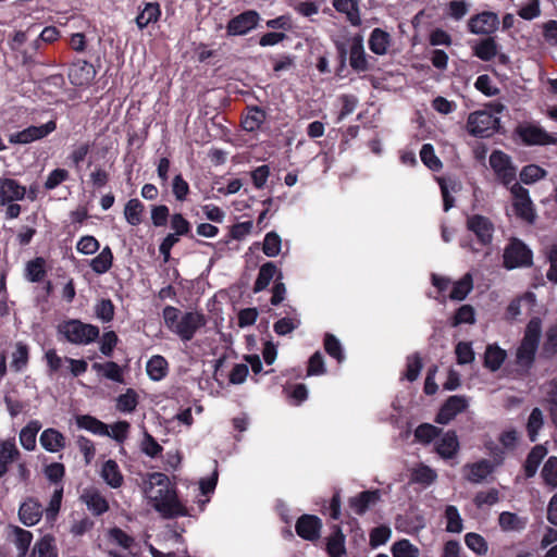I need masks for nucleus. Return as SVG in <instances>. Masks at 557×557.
Segmentation results:
<instances>
[{
	"label": "nucleus",
	"mask_w": 557,
	"mask_h": 557,
	"mask_svg": "<svg viewBox=\"0 0 557 557\" xmlns=\"http://www.w3.org/2000/svg\"><path fill=\"white\" fill-rule=\"evenodd\" d=\"M39 442L42 448L49 453H59L65 447L64 435L53 428L44 430L40 434Z\"/></svg>",
	"instance_id": "aec40b11"
},
{
	"label": "nucleus",
	"mask_w": 557,
	"mask_h": 557,
	"mask_svg": "<svg viewBox=\"0 0 557 557\" xmlns=\"http://www.w3.org/2000/svg\"><path fill=\"white\" fill-rule=\"evenodd\" d=\"M467 227L482 245H490L493 240L494 225L491 220L480 214H473L467 219Z\"/></svg>",
	"instance_id": "4468645a"
},
{
	"label": "nucleus",
	"mask_w": 557,
	"mask_h": 557,
	"mask_svg": "<svg viewBox=\"0 0 557 557\" xmlns=\"http://www.w3.org/2000/svg\"><path fill=\"white\" fill-rule=\"evenodd\" d=\"M324 349L331 357L335 358L338 362H342L345 359L343 347L339 341L332 334L325 335Z\"/></svg>",
	"instance_id": "13d9d810"
},
{
	"label": "nucleus",
	"mask_w": 557,
	"mask_h": 557,
	"mask_svg": "<svg viewBox=\"0 0 557 557\" xmlns=\"http://www.w3.org/2000/svg\"><path fill=\"white\" fill-rule=\"evenodd\" d=\"M282 249V238L281 236L272 231L265 234L263 244H262V251L267 257L274 258L277 257Z\"/></svg>",
	"instance_id": "a18cd8bd"
},
{
	"label": "nucleus",
	"mask_w": 557,
	"mask_h": 557,
	"mask_svg": "<svg viewBox=\"0 0 557 557\" xmlns=\"http://www.w3.org/2000/svg\"><path fill=\"white\" fill-rule=\"evenodd\" d=\"M542 476L546 484L557 487V457H549L545 462Z\"/></svg>",
	"instance_id": "052dcab7"
},
{
	"label": "nucleus",
	"mask_w": 557,
	"mask_h": 557,
	"mask_svg": "<svg viewBox=\"0 0 557 557\" xmlns=\"http://www.w3.org/2000/svg\"><path fill=\"white\" fill-rule=\"evenodd\" d=\"M547 259L549 261V269L546 277L549 282L557 284V243L552 245L547 251Z\"/></svg>",
	"instance_id": "774afa93"
},
{
	"label": "nucleus",
	"mask_w": 557,
	"mask_h": 557,
	"mask_svg": "<svg viewBox=\"0 0 557 557\" xmlns=\"http://www.w3.org/2000/svg\"><path fill=\"white\" fill-rule=\"evenodd\" d=\"M28 363V347L26 344L18 342L15 345V350L12 354L11 367L20 372L26 368Z\"/></svg>",
	"instance_id": "3c124183"
},
{
	"label": "nucleus",
	"mask_w": 557,
	"mask_h": 557,
	"mask_svg": "<svg viewBox=\"0 0 557 557\" xmlns=\"http://www.w3.org/2000/svg\"><path fill=\"white\" fill-rule=\"evenodd\" d=\"M277 273V268L273 262H267L261 265L257 280L255 282L253 292L259 293L265 289L270 282Z\"/></svg>",
	"instance_id": "4c0bfd02"
},
{
	"label": "nucleus",
	"mask_w": 557,
	"mask_h": 557,
	"mask_svg": "<svg viewBox=\"0 0 557 557\" xmlns=\"http://www.w3.org/2000/svg\"><path fill=\"white\" fill-rule=\"evenodd\" d=\"M260 15L256 11H245L228 22L227 34L230 36L246 35L258 25Z\"/></svg>",
	"instance_id": "9b49d317"
},
{
	"label": "nucleus",
	"mask_w": 557,
	"mask_h": 557,
	"mask_svg": "<svg viewBox=\"0 0 557 557\" xmlns=\"http://www.w3.org/2000/svg\"><path fill=\"white\" fill-rule=\"evenodd\" d=\"M140 450L146 456L156 458L162 453L163 448L151 434L145 431L140 443Z\"/></svg>",
	"instance_id": "6e6d98bb"
},
{
	"label": "nucleus",
	"mask_w": 557,
	"mask_h": 557,
	"mask_svg": "<svg viewBox=\"0 0 557 557\" xmlns=\"http://www.w3.org/2000/svg\"><path fill=\"white\" fill-rule=\"evenodd\" d=\"M503 259L507 270L528 268L533 263V252L522 240L513 238L506 246Z\"/></svg>",
	"instance_id": "20e7f679"
},
{
	"label": "nucleus",
	"mask_w": 557,
	"mask_h": 557,
	"mask_svg": "<svg viewBox=\"0 0 557 557\" xmlns=\"http://www.w3.org/2000/svg\"><path fill=\"white\" fill-rule=\"evenodd\" d=\"M46 261L41 257H37L26 263L25 276L29 282L37 283L44 280L46 275Z\"/></svg>",
	"instance_id": "37998d69"
},
{
	"label": "nucleus",
	"mask_w": 557,
	"mask_h": 557,
	"mask_svg": "<svg viewBox=\"0 0 557 557\" xmlns=\"http://www.w3.org/2000/svg\"><path fill=\"white\" fill-rule=\"evenodd\" d=\"M67 75L71 84L85 88L91 85L97 71L91 63L85 60H76L71 64Z\"/></svg>",
	"instance_id": "6e6552de"
},
{
	"label": "nucleus",
	"mask_w": 557,
	"mask_h": 557,
	"mask_svg": "<svg viewBox=\"0 0 557 557\" xmlns=\"http://www.w3.org/2000/svg\"><path fill=\"white\" fill-rule=\"evenodd\" d=\"M58 331L64 338L75 345H89L99 337V327L84 323L77 319H71L61 323Z\"/></svg>",
	"instance_id": "7ed1b4c3"
},
{
	"label": "nucleus",
	"mask_w": 557,
	"mask_h": 557,
	"mask_svg": "<svg viewBox=\"0 0 557 557\" xmlns=\"http://www.w3.org/2000/svg\"><path fill=\"white\" fill-rule=\"evenodd\" d=\"M42 516V506L35 498H27L23 502L18 509V518L21 522L27 527L37 524Z\"/></svg>",
	"instance_id": "f3484780"
},
{
	"label": "nucleus",
	"mask_w": 557,
	"mask_h": 557,
	"mask_svg": "<svg viewBox=\"0 0 557 557\" xmlns=\"http://www.w3.org/2000/svg\"><path fill=\"white\" fill-rule=\"evenodd\" d=\"M206 324V319L202 313L197 311L186 312L181 315L173 333L176 334L183 342L190 341L196 332Z\"/></svg>",
	"instance_id": "0eeeda50"
},
{
	"label": "nucleus",
	"mask_w": 557,
	"mask_h": 557,
	"mask_svg": "<svg viewBox=\"0 0 557 557\" xmlns=\"http://www.w3.org/2000/svg\"><path fill=\"white\" fill-rule=\"evenodd\" d=\"M459 450V441L456 432L447 431L436 442V451L444 459L453 458Z\"/></svg>",
	"instance_id": "412c9836"
},
{
	"label": "nucleus",
	"mask_w": 557,
	"mask_h": 557,
	"mask_svg": "<svg viewBox=\"0 0 557 557\" xmlns=\"http://www.w3.org/2000/svg\"><path fill=\"white\" fill-rule=\"evenodd\" d=\"M499 527L503 531H521L527 525V519L509 511H503L498 518Z\"/></svg>",
	"instance_id": "c9c22d12"
},
{
	"label": "nucleus",
	"mask_w": 557,
	"mask_h": 557,
	"mask_svg": "<svg viewBox=\"0 0 557 557\" xmlns=\"http://www.w3.org/2000/svg\"><path fill=\"white\" fill-rule=\"evenodd\" d=\"M499 117L488 111L480 110L469 114L468 132L476 137H488L497 131Z\"/></svg>",
	"instance_id": "39448f33"
},
{
	"label": "nucleus",
	"mask_w": 557,
	"mask_h": 557,
	"mask_svg": "<svg viewBox=\"0 0 557 557\" xmlns=\"http://www.w3.org/2000/svg\"><path fill=\"white\" fill-rule=\"evenodd\" d=\"M420 159L432 171L442 169V162L435 154L434 148L431 144H424L420 150Z\"/></svg>",
	"instance_id": "603ef678"
},
{
	"label": "nucleus",
	"mask_w": 557,
	"mask_h": 557,
	"mask_svg": "<svg viewBox=\"0 0 557 557\" xmlns=\"http://www.w3.org/2000/svg\"><path fill=\"white\" fill-rule=\"evenodd\" d=\"M40 429L41 423L38 420H32L21 430L18 440L23 448L29 451L36 448V437Z\"/></svg>",
	"instance_id": "bb28decb"
},
{
	"label": "nucleus",
	"mask_w": 557,
	"mask_h": 557,
	"mask_svg": "<svg viewBox=\"0 0 557 557\" xmlns=\"http://www.w3.org/2000/svg\"><path fill=\"white\" fill-rule=\"evenodd\" d=\"M490 165L498 180L504 184H510L516 178V169L512 166L510 158L503 151H493L490 156Z\"/></svg>",
	"instance_id": "9d476101"
},
{
	"label": "nucleus",
	"mask_w": 557,
	"mask_h": 557,
	"mask_svg": "<svg viewBox=\"0 0 557 557\" xmlns=\"http://www.w3.org/2000/svg\"><path fill=\"white\" fill-rule=\"evenodd\" d=\"M81 499L87 506L88 510L96 516H100L109 509L106 497L97 488H85L81 495Z\"/></svg>",
	"instance_id": "a211bd4d"
},
{
	"label": "nucleus",
	"mask_w": 557,
	"mask_h": 557,
	"mask_svg": "<svg viewBox=\"0 0 557 557\" xmlns=\"http://www.w3.org/2000/svg\"><path fill=\"white\" fill-rule=\"evenodd\" d=\"M473 53L482 61H491L497 54V44L494 38L487 37L473 47Z\"/></svg>",
	"instance_id": "58836bf2"
},
{
	"label": "nucleus",
	"mask_w": 557,
	"mask_h": 557,
	"mask_svg": "<svg viewBox=\"0 0 557 557\" xmlns=\"http://www.w3.org/2000/svg\"><path fill=\"white\" fill-rule=\"evenodd\" d=\"M440 431L433 424L422 423L416 429L414 437L421 444H430L440 434Z\"/></svg>",
	"instance_id": "5fc2aeb1"
},
{
	"label": "nucleus",
	"mask_w": 557,
	"mask_h": 557,
	"mask_svg": "<svg viewBox=\"0 0 557 557\" xmlns=\"http://www.w3.org/2000/svg\"><path fill=\"white\" fill-rule=\"evenodd\" d=\"M144 210V205L137 198L129 199L124 207L126 222L132 226L139 225L143 221Z\"/></svg>",
	"instance_id": "72a5a7b5"
},
{
	"label": "nucleus",
	"mask_w": 557,
	"mask_h": 557,
	"mask_svg": "<svg viewBox=\"0 0 557 557\" xmlns=\"http://www.w3.org/2000/svg\"><path fill=\"white\" fill-rule=\"evenodd\" d=\"M265 121V113L258 107L250 108L247 115L242 121L243 128L247 132H255Z\"/></svg>",
	"instance_id": "a19ab883"
},
{
	"label": "nucleus",
	"mask_w": 557,
	"mask_h": 557,
	"mask_svg": "<svg viewBox=\"0 0 557 557\" xmlns=\"http://www.w3.org/2000/svg\"><path fill=\"white\" fill-rule=\"evenodd\" d=\"M57 128L55 121H49L46 124H42L40 126H29L23 131H20L17 133L11 134L9 137V141L11 144H29L35 140L45 138L52 132H54Z\"/></svg>",
	"instance_id": "1a4fd4ad"
},
{
	"label": "nucleus",
	"mask_w": 557,
	"mask_h": 557,
	"mask_svg": "<svg viewBox=\"0 0 557 557\" xmlns=\"http://www.w3.org/2000/svg\"><path fill=\"white\" fill-rule=\"evenodd\" d=\"M498 15L488 11L473 15L468 23L470 33L475 35H490L498 28Z\"/></svg>",
	"instance_id": "ddd939ff"
},
{
	"label": "nucleus",
	"mask_w": 557,
	"mask_h": 557,
	"mask_svg": "<svg viewBox=\"0 0 557 557\" xmlns=\"http://www.w3.org/2000/svg\"><path fill=\"white\" fill-rule=\"evenodd\" d=\"M350 65L357 71H364L368 67L364 51L361 46H352L350 49Z\"/></svg>",
	"instance_id": "69168bd1"
},
{
	"label": "nucleus",
	"mask_w": 557,
	"mask_h": 557,
	"mask_svg": "<svg viewBox=\"0 0 557 557\" xmlns=\"http://www.w3.org/2000/svg\"><path fill=\"white\" fill-rule=\"evenodd\" d=\"M391 41L392 38L387 32L381 28H374L369 37V48L373 53L384 55L388 51Z\"/></svg>",
	"instance_id": "a878e982"
},
{
	"label": "nucleus",
	"mask_w": 557,
	"mask_h": 557,
	"mask_svg": "<svg viewBox=\"0 0 557 557\" xmlns=\"http://www.w3.org/2000/svg\"><path fill=\"white\" fill-rule=\"evenodd\" d=\"M333 7L337 12L344 13L354 26L361 24L358 2L356 0H334Z\"/></svg>",
	"instance_id": "cd10ccee"
},
{
	"label": "nucleus",
	"mask_w": 557,
	"mask_h": 557,
	"mask_svg": "<svg viewBox=\"0 0 557 557\" xmlns=\"http://www.w3.org/2000/svg\"><path fill=\"white\" fill-rule=\"evenodd\" d=\"M76 423L78 428L85 429L94 434L102 436L108 434V425L91 416H78Z\"/></svg>",
	"instance_id": "ea45409f"
},
{
	"label": "nucleus",
	"mask_w": 557,
	"mask_h": 557,
	"mask_svg": "<svg viewBox=\"0 0 557 557\" xmlns=\"http://www.w3.org/2000/svg\"><path fill=\"white\" fill-rule=\"evenodd\" d=\"M517 134L521 140L529 146L532 145H549L556 144L548 133H546L541 126L534 124H522L517 128Z\"/></svg>",
	"instance_id": "2eb2a0df"
},
{
	"label": "nucleus",
	"mask_w": 557,
	"mask_h": 557,
	"mask_svg": "<svg viewBox=\"0 0 557 557\" xmlns=\"http://www.w3.org/2000/svg\"><path fill=\"white\" fill-rule=\"evenodd\" d=\"M474 322V309L470 305H463L457 310L451 324L457 326L460 324H473Z\"/></svg>",
	"instance_id": "e2e57ef3"
},
{
	"label": "nucleus",
	"mask_w": 557,
	"mask_h": 557,
	"mask_svg": "<svg viewBox=\"0 0 557 557\" xmlns=\"http://www.w3.org/2000/svg\"><path fill=\"white\" fill-rule=\"evenodd\" d=\"M493 470L494 466L486 459L465 467L467 480L475 484L483 482L493 472Z\"/></svg>",
	"instance_id": "4be33fe9"
},
{
	"label": "nucleus",
	"mask_w": 557,
	"mask_h": 557,
	"mask_svg": "<svg viewBox=\"0 0 557 557\" xmlns=\"http://www.w3.org/2000/svg\"><path fill=\"white\" fill-rule=\"evenodd\" d=\"M300 325V319L298 317H287L277 320L274 325V332L277 335L284 336L292 333Z\"/></svg>",
	"instance_id": "4d7b16f0"
},
{
	"label": "nucleus",
	"mask_w": 557,
	"mask_h": 557,
	"mask_svg": "<svg viewBox=\"0 0 557 557\" xmlns=\"http://www.w3.org/2000/svg\"><path fill=\"white\" fill-rule=\"evenodd\" d=\"M129 423L127 421H117L112 425L108 426L109 436L117 443H123L128 436Z\"/></svg>",
	"instance_id": "680f3d73"
},
{
	"label": "nucleus",
	"mask_w": 557,
	"mask_h": 557,
	"mask_svg": "<svg viewBox=\"0 0 557 557\" xmlns=\"http://www.w3.org/2000/svg\"><path fill=\"white\" fill-rule=\"evenodd\" d=\"M113 264V253L109 246H106L95 258L89 262V267L96 274L107 273Z\"/></svg>",
	"instance_id": "c756f323"
},
{
	"label": "nucleus",
	"mask_w": 557,
	"mask_h": 557,
	"mask_svg": "<svg viewBox=\"0 0 557 557\" xmlns=\"http://www.w3.org/2000/svg\"><path fill=\"white\" fill-rule=\"evenodd\" d=\"M541 335V320L539 318L531 319L525 327L523 338L516 352V363L523 372H528L533 366Z\"/></svg>",
	"instance_id": "f03ea898"
},
{
	"label": "nucleus",
	"mask_w": 557,
	"mask_h": 557,
	"mask_svg": "<svg viewBox=\"0 0 557 557\" xmlns=\"http://www.w3.org/2000/svg\"><path fill=\"white\" fill-rule=\"evenodd\" d=\"M12 534L13 544L15 545L18 552V557H25L33 541L32 532L20 527H13Z\"/></svg>",
	"instance_id": "e433bc0d"
},
{
	"label": "nucleus",
	"mask_w": 557,
	"mask_h": 557,
	"mask_svg": "<svg viewBox=\"0 0 557 557\" xmlns=\"http://www.w3.org/2000/svg\"><path fill=\"white\" fill-rule=\"evenodd\" d=\"M321 529V520L315 516L305 515L300 517L296 523L297 534L308 541L319 537Z\"/></svg>",
	"instance_id": "6ab92c4d"
},
{
	"label": "nucleus",
	"mask_w": 557,
	"mask_h": 557,
	"mask_svg": "<svg viewBox=\"0 0 557 557\" xmlns=\"http://www.w3.org/2000/svg\"><path fill=\"white\" fill-rule=\"evenodd\" d=\"M473 288V278L470 273H466L459 281L455 282L449 294L451 300L461 301L470 294Z\"/></svg>",
	"instance_id": "f704fd0d"
},
{
	"label": "nucleus",
	"mask_w": 557,
	"mask_h": 557,
	"mask_svg": "<svg viewBox=\"0 0 557 557\" xmlns=\"http://www.w3.org/2000/svg\"><path fill=\"white\" fill-rule=\"evenodd\" d=\"M543 411L540 408H533L527 423V431L531 442H535L537 440L539 432L543 428Z\"/></svg>",
	"instance_id": "c03bdc74"
},
{
	"label": "nucleus",
	"mask_w": 557,
	"mask_h": 557,
	"mask_svg": "<svg viewBox=\"0 0 557 557\" xmlns=\"http://www.w3.org/2000/svg\"><path fill=\"white\" fill-rule=\"evenodd\" d=\"M469 406L468 397L463 395L450 396L441 407L435 421L440 424L449 423L458 413L465 411Z\"/></svg>",
	"instance_id": "f8f14e48"
},
{
	"label": "nucleus",
	"mask_w": 557,
	"mask_h": 557,
	"mask_svg": "<svg viewBox=\"0 0 557 557\" xmlns=\"http://www.w3.org/2000/svg\"><path fill=\"white\" fill-rule=\"evenodd\" d=\"M100 475L103 481L112 488L121 487L124 482V478L119 465L112 459L107 460L102 465Z\"/></svg>",
	"instance_id": "393cba45"
},
{
	"label": "nucleus",
	"mask_w": 557,
	"mask_h": 557,
	"mask_svg": "<svg viewBox=\"0 0 557 557\" xmlns=\"http://www.w3.org/2000/svg\"><path fill=\"white\" fill-rule=\"evenodd\" d=\"M100 248L98 239L91 235H86L79 238L76 244V249L83 255H94Z\"/></svg>",
	"instance_id": "0e129e2a"
},
{
	"label": "nucleus",
	"mask_w": 557,
	"mask_h": 557,
	"mask_svg": "<svg viewBox=\"0 0 557 557\" xmlns=\"http://www.w3.org/2000/svg\"><path fill=\"white\" fill-rule=\"evenodd\" d=\"M543 354L548 358L557 354V326H553L546 332Z\"/></svg>",
	"instance_id": "338daca9"
},
{
	"label": "nucleus",
	"mask_w": 557,
	"mask_h": 557,
	"mask_svg": "<svg viewBox=\"0 0 557 557\" xmlns=\"http://www.w3.org/2000/svg\"><path fill=\"white\" fill-rule=\"evenodd\" d=\"M26 196V187L17 181L8 177L0 178V205L23 200Z\"/></svg>",
	"instance_id": "dca6fc26"
},
{
	"label": "nucleus",
	"mask_w": 557,
	"mask_h": 557,
	"mask_svg": "<svg viewBox=\"0 0 557 557\" xmlns=\"http://www.w3.org/2000/svg\"><path fill=\"white\" fill-rule=\"evenodd\" d=\"M146 370L152 381H160L168 373V361L160 355L152 356L147 362Z\"/></svg>",
	"instance_id": "473e14b6"
},
{
	"label": "nucleus",
	"mask_w": 557,
	"mask_h": 557,
	"mask_svg": "<svg viewBox=\"0 0 557 557\" xmlns=\"http://www.w3.org/2000/svg\"><path fill=\"white\" fill-rule=\"evenodd\" d=\"M446 519V531L449 533H460L463 530V521L459 510L454 505H448L444 512Z\"/></svg>",
	"instance_id": "79ce46f5"
},
{
	"label": "nucleus",
	"mask_w": 557,
	"mask_h": 557,
	"mask_svg": "<svg viewBox=\"0 0 557 557\" xmlns=\"http://www.w3.org/2000/svg\"><path fill=\"white\" fill-rule=\"evenodd\" d=\"M144 493L149 505L162 518L170 519L187 515L186 507L178 499L174 486L164 473L153 472L148 474L144 484Z\"/></svg>",
	"instance_id": "f257e3e1"
},
{
	"label": "nucleus",
	"mask_w": 557,
	"mask_h": 557,
	"mask_svg": "<svg viewBox=\"0 0 557 557\" xmlns=\"http://www.w3.org/2000/svg\"><path fill=\"white\" fill-rule=\"evenodd\" d=\"M381 498L380 491H366L350 499V507L357 515H363Z\"/></svg>",
	"instance_id": "b1692460"
},
{
	"label": "nucleus",
	"mask_w": 557,
	"mask_h": 557,
	"mask_svg": "<svg viewBox=\"0 0 557 557\" xmlns=\"http://www.w3.org/2000/svg\"><path fill=\"white\" fill-rule=\"evenodd\" d=\"M393 557H419L420 549L409 540H400L392 546Z\"/></svg>",
	"instance_id": "8fccbe9b"
},
{
	"label": "nucleus",
	"mask_w": 557,
	"mask_h": 557,
	"mask_svg": "<svg viewBox=\"0 0 557 557\" xmlns=\"http://www.w3.org/2000/svg\"><path fill=\"white\" fill-rule=\"evenodd\" d=\"M18 457L20 450L13 440L0 442V479L7 474L10 463L17 460Z\"/></svg>",
	"instance_id": "5701e85b"
},
{
	"label": "nucleus",
	"mask_w": 557,
	"mask_h": 557,
	"mask_svg": "<svg viewBox=\"0 0 557 557\" xmlns=\"http://www.w3.org/2000/svg\"><path fill=\"white\" fill-rule=\"evenodd\" d=\"M511 194L513 197L512 207L517 216L533 223L536 215L528 189L515 183L511 187Z\"/></svg>",
	"instance_id": "423d86ee"
},
{
	"label": "nucleus",
	"mask_w": 557,
	"mask_h": 557,
	"mask_svg": "<svg viewBox=\"0 0 557 557\" xmlns=\"http://www.w3.org/2000/svg\"><path fill=\"white\" fill-rule=\"evenodd\" d=\"M547 172L536 164H529L524 166L520 172V180L524 184H533L543 177H545Z\"/></svg>",
	"instance_id": "864d4df0"
},
{
	"label": "nucleus",
	"mask_w": 557,
	"mask_h": 557,
	"mask_svg": "<svg viewBox=\"0 0 557 557\" xmlns=\"http://www.w3.org/2000/svg\"><path fill=\"white\" fill-rule=\"evenodd\" d=\"M506 357V350L497 345H488L484 354V366L495 372L502 367Z\"/></svg>",
	"instance_id": "7c9ffc66"
},
{
	"label": "nucleus",
	"mask_w": 557,
	"mask_h": 557,
	"mask_svg": "<svg viewBox=\"0 0 557 557\" xmlns=\"http://www.w3.org/2000/svg\"><path fill=\"white\" fill-rule=\"evenodd\" d=\"M161 15V9L159 3L157 2H148L145 4L144 9L137 15L135 22L137 27L143 30L150 23H156Z\"/></svg>",
	"instance_id": "c85d7f7f"
},
{
	"label": "nucleus",
	"mask_w": 557,
	"mask_h": 557,
	"mask_svg": "<svg viewBox=\"0 0 557 557\" xmlns=\"http://www.w3.org/2000/svg\"><path fill=\"white\" fill-rule=\"evenodd\" d=\"M138 405V394L128 388L124 394L120 395L116 399V409L123 413L133 412Z\"/></svg>",
	"instance_id": "49530a36"
},
{
	"label": "nucleus",
	"mask_w": 557,
	"mask_h": 557,
	"mask_svg": "<svg viewBox=\"0 0 557 557\" xmlns=\"http://www.w3.org/2000/svg\"><path fill=\"white\" fill-rule=\"evenodd\" d=\"M465 543L467 547L479 556H483L488 550L486 540L474 532H469L465 535Z\"/></svg>",
	"instance_id": "09e8293b"
},
{
	"label": "nucleus",
	"mask_w": 557,
	"mask_h": 557,
	"mask_svg": "<svg viewBox=\"0 0 557 557\" xmlns=\"http://www.w3.org/2000/svg\"><path fill=\"white\" fill-rule=\"evenodd\" d=\"M34 554L37 557H58V550L53 537L42 536L34 546Z\"/></svg>",
	"instance_id": "de8ad7c7"
},
{
	"label": "nucleus",
	"mask_w": 557,
	"mask_h": 557,
	"mask_svg": "<svg viewBox=\"0 0 557 557\" xmlns=\"http://www.w3.org/2000/svg\"><path fill=\"white\" fill-rule=\"evenodd\" d=\"M437 478L436 472L428 466H419L412 472L411 480L416 483L430 485Z\"/></svg>",
	"instance_id": "bf43d9fd"
},
{
	"label": "nucleus",
	"mask_w": 557,
	"mask_h": 557,
	"mask_svg": "<svg viewBox=\"0 0 557 557\" xmlns=\"http://www.w3.org/2000/svg\"><path fill=\"white\" fill-rule=\"evenodd\" d=\"M547 455V449L543 445H536L529 453L525 463L524 472L528 478H532L544 457Z\"/></svg>",
	"instance_id": "2f4dec72"
}]
</instances>
